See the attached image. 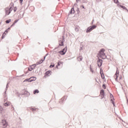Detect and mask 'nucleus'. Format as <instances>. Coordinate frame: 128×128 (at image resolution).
<instances>
[{
  "label": "nucleus",
  "instance_id": "1",
  "mask_svg": "<svg viewBox=\"0 0 128 128\" xmlns=\"http://www.w3.org/2000/svg\"><path fill=\"white\" fill-rule=\"evenodd\" d=\"M96 28V25L91 26L88 28L86 30V32L87 33L90 32L92 30H94V28Z\"/></svg>",
  "mask_w": 128,
  "mask_h": 128
},
{
  "label": "nucleus",
  "instance_id": "2",
  "mask_svg": "<svg viewBox=\"0 0 128 128\" xmlns=\"http://www.w3.org/2000/svg\"><path fill=\"white\" fill-rule=\"evenodd\" d=\"M98 56L102 57L106 56V54H104V49H101L100 50L98 54Z\"/></svg>",
  "mask_w": 128,
  "mask_h": 128
},
{
  "label": "nucleus",
  "instance_id": "3",
  "mask_svg": "<svg viewBox=\"0 0 128 128\" xmlns=\"http://www.w3.org/2000/svg\"><path fill=\"white\" fill-rule=\"evenodd\" d=\"M97 63H98V66L99 68H100V66H102V60L100 58L98 57Z\"/></svg>",
  "mask_w": 128,
  "mask_h": 128
},
{
  "label": "nucleus",
  "instance_id": "4",
  "mask_svg": "<svg viewBox=\"0 0 128 128\" xmlns=\"http://www.w3.org/2000/svg\"><path fill=\"white\" fill-rule=\"evenodd\" d=\"M68 96H64L63 98L60 100L59 104H63L64 102L66 100Z\"/></svg>",
  "mask_w": 128,
  "mask_h": 128
},
{
  "label": "nucleus",
  "instance_id": "5",
  "mask_svg": "<svg viewBox=\"0 0 128 128\" xmlns=\"http://www.w3.org/2000/svg\"><path fill=\"white\" fill-rule=\"evenodd\" d=\"M2 126H3L4 128H6L8 126V122L6 120H2Z\"/></svg>",
  "mask_w": 128,
  "mask_h": 128
},
{
  "label": "nucleus",
  "instance_id": "6",
  "mask_svg": "<svg viewBox=\"0 0 128 128\" xmlns=\"http://www.w3.org/2000/svg\"><path fill=\"white\" fill-rule=\"evenodd\" d=\"M120 74V71H118V68H117V70L114 76V78H115V80L116 82H118V74Z\"/></svg>",
  "mask_w": 128,
  "mask_h": 128
},
{
  "label": "nucleus",
  "instance_id": "7",
  "mask_svg": "<svg viewBox=\"0 0 128 128\" xmlns=\"http://www.w3.org/2000/svg\"><path fill=\"white\" fill-rule=\"evenodd\" d=\"M64 36H62V40H59V46H64Z\"/></svg>",
  "mask_w": 128,
  "mask_h": 128
},
{
  "label": "nucleus",
  "instance_id": "8",
  "mask_svg": "<svg viewBox=\"0 0 128 128\" xmlns=\"http://www.w3.org/2000/svg\"><path fill=\"white\" fill-rule=\"evenodd\" d=\"M100 74L101 76V78L102 80H104V72L102 70V68L100 69Z\"/></svg>",
  "mask_w": 128,
  "mask_h": 128
},
{
  "label": "nucleus",
  "instance_id": "9",
  "mask_svg": "<svg viewBox=\"0 0 128 128\" xmlns=\"http://www.w3.org/2000/svg\"><path fill=\"white\" fill-rule=\"evenodd\" d=\"M30 94V92L26 90H24V93L22 94V96H28Z\"/></svg>",
  "mask_w": 128,
  "mask_h": 128
},
{
  "label": "nucleus",
  "instance_id": "10",
  "mask_svg": "<svg viewBox=\"0 0 128 128\" xmlns=\"http://www.w3.org/2000/svg\"><path fill=\"white\" fill-rule=\"evenodd\" d=\"M52 72V71L48 70L45 72V75L44 76V78H46V76H50V74Z\"/></svg>",
  "mask_w": 128,
  "mask_h": 128
},
{
  "label": "nucleus",
  "instance_id": "11",
  "mask_svg": "<svg viewBox=\"0 0 128 128\" xmlns=\"http://www.w3.org/2000/svg\"><path fill=\"white\" fill-rule=\"evenodd\" d=\"M12 12L10 10H8V8H6V16H8Z\"/></svg>",
  "mask_w": 128,
  "mask_h": 128
},
{
  "label": "nucleus",
  "instance_id": "12",
  "mask_svg": "<svg viewBox=\"0 0 128 128\" xmlns=\"http://www.w3.org/2000/svg\"><path fill=\"white\" fill-rule=\"evenodd\" d=\"M74 14V8H72L68 14V16H70V14Z\"/></svg>",
  "mask_w": 128,
  "mask_h": 128
},
{
  "label": "nucleus",
  "instance_id": "13",
  "mask_svg": "<svg viewBox=\"0 0 128 128\" xmlns=\"http://www.w3.org/2000/svg\"><path fill=\"white\" fill-rule=\"evenodd\" d=\"M100 94L102 95V98H104V89L101 90Z\"/></svg>",
  "mask_w": 128,
  "mask_h": 128
},
{
  "label": "nucleus",
  "instance_id": "14",
  "mask_svg": "<svg viewBox=\"0 0 128 128\" xmlns=\"http://www.w3.org/2000/svg\"><path fill=\"white\" fill-rule=\"evenodd\" d=\"M8 10H10V12H12V10H14V4L11 3L10 4V8H8Z\"/></svg>",
  "mask_w": 128,
  "mask_h": 128
},
{
  "label": "nucleus",
  "instance_id": "15",
  "mask_svg": "<svg viewBox=\"0 0 128 128\" xmlns=\"http://www.w3.org/2000/svg\"><path fill=\"white\" fill-rule=\"evenodd\" d=\"M36 79L31 80L30 78L26 79L24 82H34Z\"/></svg>",
  "mask_w": 128,
  "mask_h": 128
},
{
  "label": "nucleus",
  "instance_id": "16",
  "mask_svg": "<svg viewBox=\"0 0 128 128\" xmlns=\"http://www.w3.org/2000/svg\"><path fill=\"white\" fill-rule=\"evenodd\" d=\"M59 54H62V56H64V54H66V52L62 50L60 51L59 52Z\"/></svg>",
  "mask_w": 128,
  "mask_h": 128
},
{
  "label": "nucleus",
  "instance_id": "17",
  "mask_svg": "<svg viewBox=\"0 0 128 128\" xmlns=\"http://www.w3.org/2000/svg\"><path fill=\"white\" fill-rule=\"evenodd\" d=\"M119 6L122 8H123V10H128V8H126V7L122 4L119 5Z\"/></svg>",
  "mask_w": 128,
  "mask_h": 128
},
{
  "label": "nucleus",
  "instance_id": "18",
  "mask_svg": "<svg viewBox=\"0 0 128 128\" xmlns=\"http://www.w3.org/2000/svg\"><path fill=\"white\" fill-rule=\"evenodd\" d=\"M40 92V91L38 90H36L34 91L33 94H38Z\"/></svg>",
  "mask_w": 128,
  "mask_h": 128
},
{
  "label": "nucleus",
  "instance_id": "19",
  "mask_svg": "<svg viewBox=\"0 0 128 128\" xmlns=\"http://www.w3.org/2000/svg\"><path fill=\"white\" fill-rule=\"evenodd\" d=\"M30 66L32 68V70H34V68H36V64H34Z\"/></svg>",
  "mask_w": 128,
  "mask_h": 128
},
{
  "label": "nucleus",
  "instance_id": "20",
  "mask_svg": "<svg viewBox=\"0 0 128 128\" xmlns=\"http://www.w3.org/2000/svg\"><path fill=\"white\" fill-rule=\"evenodd\" d=\"M9 82L7 83L6 86V91L4 92V94H6V90H8V84H9Z\"/></svg>",
  "mask_w": 128,
  "mask_h": 128
},
{
  "label": "nucleus",
  "instance_id": "21",
  "mask_svg": "<svg viewBox=\"0 0 128 128\" xmlns=\"http://www.w3.org/2000/svg\"><path fill=\"white\" fill-rule=\"evenodd\" d=\"M78 60L81 62V60H82V56H78Z\"/></svg>",
  "mask_w": 128,
  "mask_h": 128
},
{
  "label": "nucleus",
  "instance_id": "22",
  "mask_svg": "<svg viewBox=\"0 0 128 128\" xmlns=\"http://www.w3.org/2000/svg\"><path fill=\"white\" fill-rule=\"evenodd\" d=\"M10 22H12V20L8 19V20H6V24H10Z\"/></svg>",
  "mask_w": 128,
  "mask_h": 128
},
{
  "label": "nucleus",
  "instance_id": "23",
  "mask_svg": "<svg viewBox=\"0 0 128 128\" xmlns=\"http://www.w3.org/2000/svg\"><path fill=\"white\" fill-rule=\"evenodd\" d=\"M30 80H33V82H34V80H36V78L34 77V76H32V77H31L30 78Z\"/></svg>",
  "mask_w": 128,
  "mask_h": 128
},
{
  "label": "nucleus",
  "instance_id": "24",
  "mask_svg": "<svg viewBox=\"0 0 128 128\" xmlns=\"http://www.w3.org/2000/svg\"><path fill=\"white\" fill-rule=\"evenodd\" d=\"M110 98H111V100H114V95H112V94H110Z\"/></svg>",
  "mask_w": 128,
  "mask_h": 128
},
{
  "label": "nucleus",
  "instance_id": "25",
  "mask_svg": "<svg viewBox=\"0 0 128 128\" xmlns=\"http://www.w3.org/2000/svg\"><path fill=\"white\" fill-rule=\"evenodd\" d=\"M2 110H4V108L1 106L0 107V114H2Z\"/></svg>",
  "mask_w": 128,
  "mask_h": 128
},
{
  "label": "nucleus",
  "instance_id": "26",
  "mask_svg": "<svg viewBox=\"0 0 128 128\" xmlns=\"http://www.w3.org/2000/svg\"><path fill=\"white\" fill-rule=\"evenodd\" d=\"M101 58H102V60H106V55H104V56H102Z\"/></svg>",
  "mask_w": 128,
  "mask_h": 128
},
{
  "label": "nucleus",
  "instance_id": "27",
  "mask_svg": "<svg viewBox=\"0 0 128 128\" xmlns=\"http://www.w3.org/2000/svg\"><path fill=\"white\" fill-rule=\"evenodd\" d=\"M115 4H120V2H118V0H113Z\"/></svg>",
  "mask_w": 128,
  "mask_h": 128
},
{
  "label": "nucleus",
  "instance_id": "28",
  "mask_svg": "<svg viewBox=\"0 0 128 128\" xmlns=\"http://www.w3.org/2000/svg\"><path fill=\"white\" fill-rule=\"evenodd\" d=\"M30 110H32V112H36V108H30Z\"/></svg>",
  "mask_w": 128,
  "mask_h": 128
},
{
  "label": "nucleus",
  "instance_id": "29",
  "mask_svg": "<svg viewBox=\"0 0 128 128\" xmlns=\"http://www.w3.org/2000/svg\"><path fill=\"white\" fill-rule=\"evenodd\" d=\"M28 70H29V72H32V67L30 66L28 68Z\"/></svg>",
  "mask_w": 128,
  "mask_h": 128
},
{
  "label": "nucleus",
  "instance_id": "30",
  "mask_svg": "<svg viewBox=\"0 0 128 128\" xmlns=\"http://www.w3.org/2000/svg\"><path fill=\"white\" fill-rule=\"evenodd\" d=\"M62 50H63V52H66V50H68V48H66H66H63Z\"/></svg>",
  "mask_w": 128,
  "mask_h": 128
},
{
  "label": "nucleus",
  "instance_id": "31",
  "mask_svg": "<svg viewBox=\"0 0 128 128\" xmlns=\"http://www.w3.org/2000/svg\"><path fill=\"white\" fill-rule=\"evenodd\" d=\"M4 36H6V32H4L2 36V38H4Z\"/></svg>",
  "mask_w": 128,
  "mask_h": 128
},
{
  "label": "nucleus",
  "instance_id": "32",
  "mask_svg": "<svg viewBox=\"0 0 128 128\" xmlns=\"http://www.w3.org/2000/svg\"><path fill=\"white\" fill-rule=\"evenodd\" d=\"M110 100L112 101V104L114 106V101L112 100V99H111Z\"/></svg>",
  "mask_w": 128,
  "mask_h": 128
},
{
  "label": "nucleus",
  "instance_id": "33",
  "mask_svg": "<svg viewBox=\"0 0 128 128\" xmlns=\"http://www.w3.org/2000/svg\"><path fill=\"white\" fill-rule=\"evenodd\" d=\"M18 20H20V19H17L16 20H15L14 22V24H16V22H18Z\"/></svg>",
  "mask_w": 128,
  "mask_h": 128
},
{
  "label": "nucleus",
  "instance_id": "34",
  "mask_svg": "<svg viewBox=\"0 0 128 128\" xmlns=\"http://www.w3.org/2000/svg\"><path fill=\"white\" fill-rule=\"evenodd\" d=\"M4 106H10V104H8V102H6L4 104Z\"/></svg>",
  "mask_w": 128,
  "mask_h": 128
},
{
  "label": "nucleus",
  "instance_id": "35",
  "mask_svg": "<svg viewBox=\"0 0 128 128\" xmlns=\"http://www.w3.org/2000/svg\"><path fill=\"white\" fill-rule=\"evenodd\" d=\"M77 14H80V8H77Z\"/></svg>",
  "mask_w": 128,
  "mask_h": 128
},
{
  "label": "nucleus",
  "instance_id": "36",
  "mask_svg": "<svg viewBox=\"0 0 128 128\" xmlns=\"http://www.w3.org/2000/svg\"><path fill=\"white\" fill-rule=\"evenodd\" d=\"M42 64V62L41 60H40V62H36V64Z\"/></svg>",
  "mask_w": 128,
  "mask_h": 128
},
{
  "label": "nucleus",
  "instance_id": "37",
  "mask_svg": "<svg viewBox=\"0 0 128 128\" xmlns=\"http://www.w3.org/2000/svg\"><path fill=\"white\" fill-rule=\"evenodd\" d=\"M54 64H51L50 66V68H54Z\"/></svg>",
  "mask_w": 128,
  "mask_h": 128
},
{
  "label": "nucleus",
  "instance_id": "38",
  "mask_svg": "<svg viewBox=\"0 0 128 128\" xmlns=\"http://www.w3.org/2000/svg\"><path fill=\"white\" fill-rule=\"evenodd\" d=\"M102 88H104V90H106V84H102Z\"/></svg>",
  "mask_w": 128,
  "mask_h": 128
},
{
  "label": "nucleus",
  "instance_id": "39",
  "mask_svg": "<svg viewBox=\"0 0 128 128\" xmlns=\"http://www.w3.org/2000/svg\"><path fill=\"white\" fill-rule=\"evenodd\" d=\"M60 64H62V62H58L57 66H60Z\"/></svg>",
  "mask_w": 128,
  "mask_h": 128
},
{
  "label": "nucleus",
  "instance_id": "40",
  "mask_svg": "<svg viewBox=\"0 0 128 128\" xmlns=\"http://www.w3.org/2000/svg\"><path fill=\"white\" fill-rule=\"evenodd\" d=\"M90 70L91 72H94V70H92V66L90 65Z\"/></svg>",
  "mask_w": 128,
  "mask_h": 128
},
{
  "label": "nucleus",
  "instance_id": "41",
  "mask_svg": "<svg viewBox=\"0 0 128 128\" xmlns=\"http://www.w3.org/2000/svg\"><path fill=\"white\" fill-rule=\"evenodd\" d=\"M74 30L76 32H78V28L76 27L75 28Z\"/></svg>",
  "mask_w": 128,
  "mask_h": 128
},
{
  "label": "nucleus",
  "instance_id": "42",
  "mask_svg": "<svg viewBox=\"0 0 128 128\" xmlns=\"http://www.w3.org/2000/svg\"><path fill=\"white\" fill-rule=\"evenodd\" d=\"M20 4H22V2H24V0H19Z\"/></svg>",
  "mask_w": 128,
  "mask_h": 128
},
{
  "label": "nucleus",
  "instance_id": "43",
  "mask_svg": "<svg viewBox=\"0 0 128 128\" xmlns=\"http://www.w3.org/2000/svg\"><path fill=\"white\" fill-rule=\"evenodd\" d=\"M16 26V24L14 22V23L11 25L10 28H12V26Z\"/></svg>",
  "mask_w": 128,
  "mask_h": 128
},
{
  "label": "nucleus",
  "instance_id": "44",
  "mask_svg": "<svg viewBox=\"0 0 128 128\" xmlns=\"http://www.w3.org/2000/svg\"><path fill=\"white\" fill-rule=\"evenodd\" d=\"M14 12H16V7H14Z\"/></svg>",
  "mask_w": 128,
  "mask_h": 128
},
{
  "label": "nucleus",
  "instance_id": "45",
  "mask_svg": "<svg viewBox=\"0 0 128 128\" xmlns=\"http://www.w3.org/2000/svg\"><path fill=\"white\" fill-rule=\"evenodd\" d=\"M5 32V34H6V32H8V30L7 29V30H5V32Z\"/></svg>",
  "mask_w": 128,
  "mask_h": 128
},
{
  "label": "nucleus",
  "instance_id": "46",
  "mask_svg": "<svg viewBox=\"0 0 128 128\" xmlns=\"http://www.w3.org/2000/svg\"><path fill=\"white\" fill-rule=\"evenodd\" d=\"M24 13H22V16H20V18H24Z\"/></svg>",
  "mask_w": 128,
  "mask_h": 128
},
{
  "label": "nucleus",
  "instance_id": "47",
  "mask_svg": "<svg viewBox=\"0 0 128 128\" xmlns=\"http://www.w3.org/2000/svg\"><path fill=\"white\" fill-rule=\"evenodd\" d=\"M60 48V46H58V47L55 48L54 50H58Z\"/></svg>",
  "mask_w": 128,
  "mask_h": 128
},
{
  "label": "nucleus",
  "instance_id": "48",
  "mask_svg": "<svg viewBox=\"0 0 128 128\" xmlns=\"http://www.w3.org/2000/svg\"><path fill=\"white\" fill-rule=\"evenodd\" d=\"M80 8H84V6H80Z\"/></svg>",
  "mask_w": 128,
  "mask_h": 128
},
{
  "label": "nucleus",
  "instance_id": "49",
  "mask_svg": "<svg viewBox=\"0 0 128 128\" xmlns=\"http://www.w3.org/2000/svg\"><path fill=\"white\" fill-rule=\"evenodd\" d=\"M46 56H44V60H46Z\"/></svg>",
  "mask_w": 128,
  "mask_h": 128
},
{
  "label": "nucleus",
  "instance_id": "50",
  "mask_svg": "<svg viewBox=\"0 0 128 128\" xmlns=\"http://www.w3.org/2000/svg\"><path fill=\"white\" fill-rule=\"evenodd\" d=\"M44 59H42V60H40V61L42 62H44Z\"/></svg>",
  "mask_w": 128,
  "mask_h": 128
},
{
  "label": "nucleus",
  "instance_id": "51",
  "mask_svg": "<svg viewBox=\"0 0 128 128\" xmlns=\"http://www.w3.org/2000/svg\"><path fill=\"white\" fill-rule=\"evenodd\" d=\"M10 28H11V27H9L7 30H10Z\"/></svg>",
  "mask_w": 128,
  "mask_h": 128
},
{
  "label": "nucleus",
  "instance_id": "52",
  "mask_svg": "<svg viewBox=\"0 0 128 128\" xmlns=\"http://www.w3.org/2000/svg\"><path fill=\"white\" fill-rule=\"evenodd\" d=\"M80 0H76V2H78Z\"/></svg>",
  "mask_w": 128,
  "mask_h": 128
},
{
  "label": "nucleus",
  "instance_id": "53",
  "mask_svg": "<svg viewBox=\"0 0 128 128\" xmlns=\"http://www.w3.org/2000/svg\"><path fill=\"white\" fill-rule=\"evenodd\" d=\"M82 50V47H80V50Z\"/></svg>",
  "mask_w": 128,
  "mask_h": 128
},
{
  "label": "nucleus",
  "instance_id": "54",
  "mask_svg": "<svg viewBox=\"0 0 128 128\" xmlns=\"http://www.w3.org/2000/svg\"><path fill=\"white\" fill-rule=\"evenodd\" d=\"M58 66L56 65V68H58Z\"/></svg>",
  "mask_w": 128,
  "mask_h": 128
},
{
  "label": "nucleus",
  "instance_id": "55",
  "mask_svg": "<svg viewBox=\"0 0 128 128\" xmlns=\"http://www.w3.org/2000/svg\"><path fill=\"white\" fill-rule=\"evenodd\" d=\"M119 79L122 80V77H120Z\"/></svg>",
  "mask_w": 128,
  "mask_h": 128
},
{
  "label": "nucleus",
  "instance_id": "56",
  "mask_svg": "<svg viewBox=\"0 0 128 128\" xmlns=\"http://www.w3.org/2000/svg\"><path fill=\"white\" fill-rule=\"evenodd\" d=\"M48 54H46V56H48Z\"/></svg>",
  "mask_w": 128,
  "mask_h": 128
},
{
  "label": "nucleus",
  "instance_id": "57",
  "mask_svg": "<svg viewBox=\"0 0 128 128\" xmlns=\"http://www.w3.org/2000/svg\"><path fill=\"white\" fill-rule=\"evenodd\" d=\"M28 72H25V74H28Z\"/></svg>",
  "mask_w": 128,
  "mask_h": 128
},
{
  "label": "nucleus",
  "instance_id": "58",
  "mask_svg": "<svg viewBox=\"0 0 128 128\" xmlns=\"http://www.w3.org/2000/svg\"><path fill=\"white\" fill-rule=\"evenodd\" d=\"M22 16V14H20L19 16Z\"/></svg>",
  "mask_w": 128,
  "mask_h": 128
},
{
  "label": "nucleus",
  "instance_id": "59",
  "mask_svg": "<svg viewBox=\"0 0 128 128\" xmlns=\"http://www.w3.org/2000/svg\"><path fill=\"white\" fill-rule=\"evenodd\" d=\"M74 5H75V6H76V5L77 6L78 4H75Z\"/></svg>",
  "mask_w": 128,
  "mask_h": 128
},
{
  "label": "nucleus",
  "instance_id": "60",
  "mask_svg": "<svg viewBox=\"0 0 128 128\" xmlns=\"http://www.w3.org/2000/svg\"><path fill=\"white\" fill-rule=\"evenodd\" d=\"M94 24V22H92V24Z\"/></svg>",
  "mask_w": 128,
  "mask_h": 128
},
{
  "label": "nucleus",
  "instance_id": "61",
  "mask_svg": "<svg viewBox=\"0 0 128 128\" xmlns=\"http://www.w3.org/2000/svg\"><path fill=\"white\" fill-rule=\"evenodd\" d=\"M1 106H0V107Z\"/></svg>",
  "mask_w": 128,
  "mask_h": 128
}]
</instances>
